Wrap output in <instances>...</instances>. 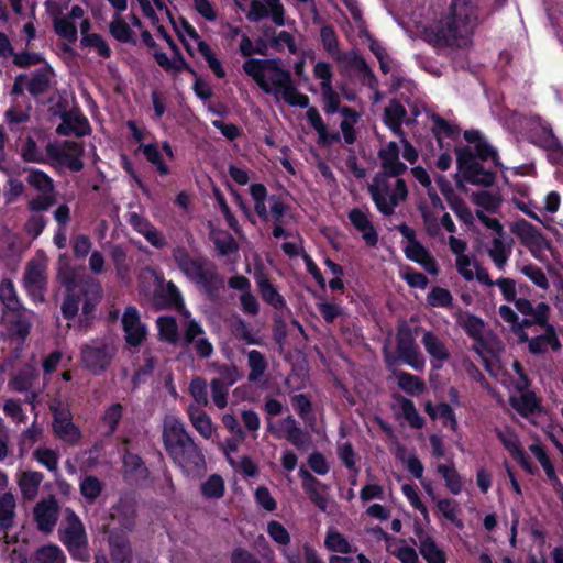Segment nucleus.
<instances>
[{
    "label": "nucleus",
    "mask_w": 563,
    "mask_h": 563,
    "mask_svg": "<svg viewBox=\"0 0 563 563\" xmlns=\"http://www.w3.org/2000/svg\"><path fill=\"white\" fill-rule=\"evenodd\" d=\"M68 294L62 305V312L66 319L77 316L81 305V321L86 322L102 297V288L97 283L86 284L80 287L67 286Z\"/></svg>",
    "instance_id": "4"
},
{
    "label": "nucleus",
    "mask_w": 563,
    "mask_h": 563,
    "mask_svg": "<svg viewBox=\"0 0 563 563\" xmlns=\"http://www.w3.org/2000/svg\"><path fill=\"white\" fill-rule=\"evenodd\" d=\"M341 114L343 117V120L341 122V131L344 141L347 144H352L356 139L354 124L358 121L360 115L356 111L346 107L341 109Z\"/></svg>",
    "instance_id": "54"
},
{
    "label": "nucleus",
    "mask_w": 563,
    "mask_h": 563,
    "mask_svg": "<svg viewBox=\"0 0 563 563\" xmlns=\"http://www.w3.org/2000/svg\"><path fill=\"white\" fill-rule=\"evenodd\" d=\"M24 284L30 294L42 297L46 284V260L44 256H38L29 263Z\"/></svg>",
    "instance_id": "16"
},
{
    "label": "nucleus",
    "mask_w": 563,
    "mask_h": 563,
    "mask_svg": "<svg viewBox=\"0 0 563 563\" xmlns=\"http://www.w3.org/2000/svg\"><path fill=\"white\" fill-rule=\"evenodd\" d=\"M368 189L377 209L384 214H391L407 198L406 183L398 177L377 175Z\"/></svg>",
    "instance_id": "3"
},
{
    "label": "nucleus",
    "mask_w": 563,
    "mask_h": 563,
    "mask_svg": "<svg viewBox=\"0 0 563 563\" xmlns=\"http://www.w3.org/2000/svg\"><path fill=\"white\" fill-rule=\"evenodd\" d=\"M419 549L421 555L428 563H445L444 552L437 545L435 541L429 536L419 538Z\"/></svg>",
    "instance_id": "41"
},
{
    "label": "nucleus",
    "mask_w": 563,
    "mask_h": 563,
    "mask_svg": "<svg viewBox=\"0 0 563 563\" xmlns=\"http://www.w3.org/2000/svg\"><path fill=\"white\" fill-rule=\"evenodd\" d=\"M129 222L150 244L157 249L165 246L166 240L164 235L147 219L137 213H131Z\"/></svg>",
    "instance_id": "24"
},
{
    "label": "nucleus",
    "mask_w": 563,
    "mask_h": 563,
    "mask_svg": "<svg viewBox=\"0 0 563 563\" xmlns=\"http://www.w3.org/2000/svg\"><path fill=\"white\" fill-rule=\"evenodd\" d=\"M510 404L516 411L523 416L532 413L538 406L534 395L528 393L520 394L519 396H511Z\"/></svg>",
    "instance_id": "61"
},
{
    "label": "nucleus",
    "mask_w": 563,
    "mask_h": 563,
    "mask_svg": "<svg viewBox=\"0 0 563 563\" xmlns=\"http://www.w3.org/2000/svg\"><path fill=\"white\" fill-rule=\"evenodd\" d=\"M110 549L113 563H131V549L124 538H112Z\"/></svg>",
    "instance_id": "55"
},
{
    "label": "nucleus",
    "mask_w": 563,
    "mask_h": 563,
    "mask_svg": "<svg viewBox=\"0 0 563 563\" xmlns=\"http://www.w3.org/2000/svg\"><path fill=\"white\" fill-rule=\"evenodd\" d=\"M22 252V244L16 234L2 228L0 231V255L10 257Z\"/></svg>",
    "instance_id": "47"
},
{
    "label": "nucleus",
    "mask_w": 563,
    "mask_h": 563,
    "mask_svg": "<svg viewBox=\"0 0 563 563\" xmlns=\"http://www.w3.org/2000/svg\"><path fill=\"white\" fill-rule=\"evenodd\" d=\"M257 285H258L260 291L262 294V297L265 301H267L269 305L274 306L275 308L283 306L282 296L276 291V289L269 283L268 279L261 276L257 278Z\"/></svg>",
    "instance_id": "63"
},
{
    "label": "nucleus",
    "mask_w": 563,
    "mask_h": 563,
    "mask_svg": "<svg viewBox=\"0 0 563 563\" xmlns=\"http://www.w3.org/2000/svg\"><path fill=\"white\" fill-rule=\"evenodd\" d=\"M54 410V431L57 437L68 443H76L80 439L78 428L71 422L67 412H58Z\"/></svg>",
    "instance_id": "28"
},
{
    "label": "nucleus",
    "mask_w": 563,
    "mask_h": 563,
    "mask_svg": "<svg viewBox=\"0 0 563 563\" xmlns=\"http://www.w3.org/2000/svg\"><path fill=\"white\" fill-rule=\"evenodd\" d=\"M163 440L165 449L170 456L194 441L186 431L183 421L173 415L166 416L164 419Z\"/></svg>",
    "instance_id": "10"
},
{
    "label": "nucleus",
    "mask_w": 563,
    "mask_h": 563,
    "mask_svg": "<svg viewBox=\"0 0 563 563\" xmlns=\"http://www.w3.org/2000/svg\"><path fill=\"white\" fill-rule=\"evenodd\" d=\"M57 133L67 135L74 133L76 135H85L89 131L88 120L82 115L68 114L57 126Z\"/></svg>",
    "instance_id": "37"
},
{
    "label": "nucleus",
    "mask_w": 563,
    "mask_h": 563,
    "mask_svg": "<svg viewBox=\"0 0 563 563\" xmlns=\"http://www.w3.org/2000/svg\"><path fill=\"white\" fill-rule=\"evenodd\" d=\"M59 534L62 542L74 556L79 559L86 556V532L80 519L74 511L69 509L65 510V518L60 523Z\"/></svg>",
    "instance_id": "5"
},
{
    "label": "nucleus",
    "mask_w": 563,
    "mask_h": 563,
    "mask_svg": "<svg viewBox=\"0 0 563 563\" xmlns=\"http://www.w3.org/2000/svg\"><path fill=\"white\" fill-rule=\"evenodd\" d=\"M189 420L195 430L205 439H211L216 429L210 417L199 408L190 406L188 409Z\"/></svg>",
    "instance_id": "33"
},
{
    "label": "nucleus",
    "mask_w": 563,
    "mask_h": 563,
    "mask_svg": "<svg viewBox=\"0 0 563 563\" xmlns=\"http://www.w3.org/2000/svg\"><path fill=\"white\" fill-rule=\"evenodd\" d=\"M140 151L144 154L145 158L155 166L161 175L169 174L168 166L164 163L162 152L156 143L143 144L139 146Z\"/></svg>",
    "instance_id": "50"
},
{
    "label": "nucleus",
    "mask_w": 563,
    "mask_h": 563,
    "mask_svg": "<svg viewBox=\"0 0 563 563\" xmlns=\"http://www.w3.org/2000/svg\"><path fill=\"white\" fill-rule=\"evenodd\" d=\"M170 457L187 476H199L206 470L205 456L194 441Z\"/></svg>",
    "instance_id": "11"
},
{
    "label": "nucleus",
    "mask_w": 563,
    "mask_h": 563,
    "mask_svg": "<svg viewBox=\"0 0 563 563\" xmlns=\"http://www.w3.org/2000/svg\"><path fill=\"white\" fill-rule=\"evenodd\" d=\"M457 323L474 339H479L483 334V321L470 313H459Z\"/></svg>",
    "instance_id": "57"
},
{
    "label": "nucleus",
    "mask_w": 563,
    "mask_h": 563,
    "mask_svg": "<svg viewBox=\"0 0 563 563\" xmlns=\"http://www.w3.org/2000/svg\"><path fill=\"white\" fill-rule=\"evenodd\" d=\"M543 327L545 329L544 334L529 341V351L533 354L545 353L549 350L559 351L561 349V343L554 328L548 324V322Z\"/></svg>",
    "instance_id": "29"
},
{
    "label": "nucleus",
    "mask_w": 563,
    "mask_h": 563,
    "mask_svg": "<svg viewBox=\"0 0 563 563\" xmlns=\"http://www.w3.org/2000/svg\"><path fill=\"white\" fill-rule=\"evenodd\" d=\"M437 510L442 517L453 523L456 528H464L463 520L459 517L460 507L455 500L449 498L439 499L437 501Z\"/></svg>",
    "instance_id": "48"
},
{
    "label": "nucleus",
    "mask_w": 563,
    "mask_h": 563,
    "mask_svg": "<svg viewBox=\"0 0 563 563\" xmlns=\"http://www.w3.org/2000/svg\"><path fill=\"white\" fill-rule=\"evenodd\" d=\"M43 475L38 472L27 471L18 475V484L21 493L26 499H34L38 493Z\"/></svg>",
    "instance_id": "35"
},
{
    "label": "nucleus",
    "mask_w": 563,
    "mask_h": 563,
    "mask_svg": "<svg viewBox=\"0 0 563 563\" xmlns=\"http://www.w3.org/2000/svg\"><path fill=\"white\" fill-rule=\"evenodd\" d=\"M399 232L406 239L404 252L410 261L421 265L429 274L438 275L439 267L435 260L430 255L426 247L415 238V231L408 225H400Z\"/></svg>",
    "instance_id": "8"
},
{
    "label": "nucleus",
    "mask_w": 563,
    "mask_h": 563,
    "mask_svg": "<svg viewBox=\"0 0 563 563\" xmlns=\"http://www.w3.org/2000/svg\"><path fill=\"white\" fill-rule=\"evenodd\" d=\"M457 166L462 177L472 184L489 186L494 183V174L483 169L475 161L471 150L457 151Z\"/></svg>",
    "instance_id": "9"
},
{
    "label": "nucleus",
    "mask_w": 563,
    "mask_h": 563,
    "mask_svg": "<svg viewBox=\"0 0 563 563\" xmlns=\"http://www.w3.org/2000/svg\"><path fill=\"white\" fill-rule=\"evenodd\" d=\"M156 323L162 340L167 341L169 343H176L178 341V327L174 318L159 317Z\"/></svg>",
    "instance_id": "56"
},
{
    "label": "nucleus",
    "mask_w": 563,
    "mask_h": 563,
    "mask_svg": "<svg viewBox=\"0 0 563 563\" xmlns=\"http://www.w3.org/2000/svg\"><path fill=\"white\" fill-rule=\"evenodd\" d=\"M306 115L309 123L318 132L319 139L322 143H332L334 141H339L340 136L338 133L331 135L328 133V129L316 108H309Z\"/></svg>",
    "instance_id": "51"
},
{
    "label": "nucleus",
    "mask_w": 563,
    "mask_h": 563,
    "mask_svg": "<svg viewBox=\"0 0 563 563\" xmlns=\"http://www.w3.org/2000/svg\"><path fill=\"white\" fill-rule=\"evenodd\" d=\"M499 314L503 320L512 325V331L515 335L521 341H528V334L525 332L526 327L531 325V321L525 319L521 323H518V317L516 312L508 306L499 307Z\"/></svg>",
    "instance_id": "45"
},
{
    "label": "nucleus",
    "mask_w": 563,
    "mask_h": 563,
    "mask_svg": "<svg viewBox=\"0 0 563 563\" xmlns=\"http://www.w3.org/2000/svg\"><path fill=\"white\" fill-rule=\"evenodd\" d=\"M421 342L431 357L433 368H440L450 357V353L445 344L434 333L426 332Z\"/></svg>",
    "instance_id": "26"
},
{
    "label": "nucleus",
    "mask_w": 563,
    "mask_h": 563,
    "mask_svg": "<svg viewBox=\"0 0 563 563\" xmlns=\"http://www.w3.org/2000/svg\"><path fill=\"white\" fill-rule=\"evenodd\" d=\"M511 232L528 247L540 246L543 242L542 234L526 220L514 222Z\"/></svg>",
    "instance_id": "31"
},
{
    "label": "nucleus",
    "mask_w": 563,
    "mask_h": 563,
    "mask_svg": "<svg viewBox=\"0 0 563 563\" xmlns=\"http://www.w3.org/2000/svg\"><path fill=\"white\" fill-rule=\"evenodd\" d=\"M35 563H65V556L57 545H44L35 553Z\"/></svg>",
    "instance_id": "60"
},
{
    "label": "nucleus",
    "mask_w": 563,
    "mask_h": 563,
    "mask_svg": "<svg viewBox=\"0 0 563 563\" xmlns=\"http://www.w3.org/2000/svg\"><path fill=\"white\" fill-rule=\"evenodd\" d=\"M34 459L51 472H56L58 468L59 456L56 451L40 446L33 452Z\"/></svg>",
    "instance_id": "59"
},
{
    "label": "nucleus",
    "mask_w": 563,
    "mask_h": 563,
    "mask_svg": "<svg viewBox=\"0 0 563 563\" xmlns=\"http://www.w3.org/2000/svg\"><path fill=\"white\" fill-rule=\"evenodd\" d=\"M112 357V349L108 345L86 347L82 351L85 366L97 374L106 368Z\"/></svg>",
    "instance_id": "23"
},
{
    "label": "nucleus",
    "mask_w": 563,
    "mask_h": 563,
    "mask_svg": "<svg viewBox=\"0 0 563 563\" xmlns=\"http://www.w3.org/2000/svg\"><path fill=\"white\" fill-rule=\"evenodd\" d=\"M48 157L57 165L78 172L84 167V148L78 142L49 143L46 146Z\"/></svg>",
    "instance_id": "7"
},
{
    "label": "nucleus",
    "mask_w": 563,
    "mask_h": 563,
    "mask_svg": "<svg viewBox=\"0 0 563 563\" xmlns=\"http://www.w3.org/2000/svg\"><path fill=\"white\" fill-rule=\"evenodd\" d=\"M515 305L519 312L532 318L530 320L531 324L536 323L539 325H544L547 323L550 311V307L547 303L540 302L533 307L529 300L521 298L516 299Z\"/></svg>",
    "instance_id": "32"
},
{
    "label": "nucleus",
    "mask_w": 563,
    "mask_h": 563,
    "mask_svg": "<svg viewBox=\"0 0 563 563\" xmlns=\"http://www.w3.org/2000/svg\"><path fill=\"white\" fill-rule=\"evenodd\" d=\"M496 434L512 459L516 460L526 472L534 474L536 468L527 459L518 435L509 428L496 429Z\"/></svg>",
    "instance_id": "17"
},
{
    "label": "nucleus",
    "mask_w": 563,
    "mask_h": 563,
    "mask_svg": "<svg viewBox=\"0 0 563 563\" xmlns=\"http://www.w3.org/2000/svg\"><path fill=\"white\" fill-rule=\"evenodd\" d=\"M122 325L126 342L136 346L145 338L146 329L140 320L139 312L133 307H128L122 317Z\"/></svg>",
    "instance_id": "21"
},
{
    "label": "nucleus",
    "mask_w": 563,
    "mask_h": 563,
    "mask_svg": "<svg viewBox=\"0 0 563 563\" xmlns=\"http://www.w3.org/2000/svg\"><path fill=\"white\" fill-rule=\"evenodd\" d=\"M174 30L185 46L187 53L191 56L197 55L206 45L196 29L185 19L173 21Z\"/></svg>",
    "instance_id": "18"
},
{
    "label": "nucleus",
    "mask_w": 563,
    "mask_h": 563,
    "mask_svg": "<svg viewBox=\"0 0 563 563\" xmlns=\"http://www.w3.org/2000/svg\"><path fill=\"white\" fill-rule=\"evenodd\" d=\"M487 369L508 388L521 391L528 386L527 377L517 361H511L508 368L499 372H493L490 365H487Z\"/></svg>",
    "instance_id": "22"
},
{
    "label": "nucleus",
    "mask_w": 563,
    "mask_h": 563,
    "mask_svg": "<svg viewBox=\"0 0 563 563\" xmlns=\"http://www.w3.org/2000/svg\"><path fill=\"white\" fill-rule=\"evenodd\" d=\"M387 551L398 558L401 563H418V554L415 548L399 539L387 540Z\"/></svg>",
    "instance_id": "39"
},
{
    "label": "nucleus",
    "mask_w": 563,
    "mask_h": 563,
    "mask_svg": "<svg viewBox=\"0 0 563 563\" xmlns=\"http://www.w3.org/2000/svg\"><path fill=\"white\" fill-rule=\"evenodd\" d=\"M269 538L280 547H286L290 542V534L287 529L276 520H271L266 529Z\"/></svg>",
    "instance_id": "64"
},
{
    "label": "nucleus",
    "mask_w": 563,
    "mask_h": 563,
    "mask_svg": "<svg viewBox=\"0 0 563 563\" xmlns=\"http://www.w3.org/2000/svg\"><path fill=\"white\" fill-rule=\"evenodd\" d=\"M455 266L459 274L467 282L478 279L484 282L483 269L479 267L477 261L468 255L459 256L455 260Z\"/></svg>",
    "instance_id": "36"
},
{
    "label": "nucleus",
    "mask_w": 563,
    "mask_h": 563,
    "mask_svg": "<svg viewBox=\"0 0 563 563\" xmlns=\"http://www.w3.org/2000/svg\"><path fill=\"white\" fill-rule=\"evenodd\" d=\"M53 26L56 34L66 40L69 43H74L77 40V27L74 21L62 13L53 14Z\"/></svg>",
    "instance_id": "38"
},
{
    "label": "nucleus",
    "mask_w": 563,
    "mask_h": 563,
    "mask_svg": "<svg viewBox=\"0 0 563 563\" xmlns=\"http://www.w3.org/2000/svg\"><path fill=\"white\" fill-rule=\"evenodd\" d=\"M157 31H158L159 35L168 43L170 48L174 51V55L172 57H168L163 52H155L154 57H155L157 64L162 68H164L166 71H172V73H181L184 70H191L189 65L187 64V62L181 56L176 44L173 42L172 37L165 31V29L163 26H158Z\"/></svg>",
    "instance_id": "15"
},
{
    "label": "nucleus",
    "mask_w": 563,
    "mask_h": 563,
    "mask_svg": "<svg viewBox=\"0 0 563 563\" xmlns=\"http://www.w3.org/2000/svg\"><path fill=\"white\" fill-rule=\"evenodd\" d=\"M242 68L265 93L273 95L277 101L284 100L289 106L308 108L309 98L298 91L290 74L276 60L249 58Z\"/></svg>",
    "instance_id": "2"
},
{
    "label": "nucleus",
    "mask_w": 563,
    "mask_h": 563,
    "mask_svg": "<svg viewBox=\"0 0 563 563\" xmlns=\"http://www.w3.org/2000/svg\"><path fill=\"white\" fill-rule=\"evenodd\" d=\"M180 325L184 330L185 341L187 343H195L196 352L201 357H209L212 354L213 347L211 343L203 338L201 325L190 317L189 312L185 313V320H180Z\"/></svg>",
    "instance_id": "14"
},
{
    "label": "nucleus",
    "mask_w": 563,
    "mask_h": 563,
    "mask_svg": "<svg viewBox=\"0 0 563 563\" xmlns=\"http://www.w3.org/2000/svg\"><path fill=\"white\" fill-rule=\"evenodd\" d=\"M424 410L431 419H440L443 424L449 426L451 429L456 428V419L452 408L446 404L433 406L431 401L424 404Z\"/></svg>",
    "instance_id": "43"
},
{
    "label": "nucleus",
    "mask_w": 563,
    "mask_h": 563,
    "mask_svg": "<svg viewBox=\"0 0 563 563\" xmlns=\"http://www.w3.org/2000/svg\"><path fill=\"white\" fill-rule=\"evenodd\" d=\"M26 181L40 192L37 198L30 201V209L35 212L47 210L53 203V180L45 173L33 169L29 172Z\"/></svg>",
    "instance_id": "12"
},
{
    "label": "nucleus",
    "mask_w": 563,
    "mask_h": 563,
    "mask_svg": "<svg viewBox=\"0 0 563 563\" xmlns=\"http://www.w3.org/2000/svg\"><path fill=\"white\" fill-rule=\"evenodd\" d=\"M200 490L206 499H220L224 495L225 484L220 475L212 474L201 483Z\"/></svg>",
    "instance_id": "49"
},
{
    "label": "nucleus",
    "mask_w": 563,
    "mask_h": 563,
    "mask_svg": "<svg viewBox=\"0 0 563 563\" xmlns=\"http://www.w3.org/2000/svg\"><path fill=\"white\" fill-rule=\"evenodd\" d=\"M396 378L398 386L408 395L419 396L422 395L427 389L422 379L409 373H398Z\"/></svg>",
    "instance_id": "46"
},
{
    "label": "nucleus",
    "mask_w": 563,
    "mask_h": 563,
    "mask_svg": "<svg viewBox=\"0 0 563 563\" xmlns=\"http://www.w3.org/2000/svg\"><path fill=\"white\" fill-rule=\"evenodd\" d=\"M173 256L179 269L191 280L202 282L205 278L203 265L200 258L191 257L184 247H176Z\"/></svg>",
    "instance_id": "20"
},
{
    "label": "nucleus",
    "mask_w": 563,
    "mask_h": 563,
    "mask_svg": "<svg viewBox=\"0 0 563 563\" xmlns=\"http://www.w3.org/2000/svg\"><path fill=\"white\" fill-rule=\"evenodd\" d=\"M349 219L355 229L362 233V238L367 245L374 246L377 243V233L365 211L361 209H353L349 213Z\"/></svg>",
    "instance_id": "30"
},
{
    "label": "nucleus",
    "mask_w": 563,
    "mask_h": 563,
    "mask_svg": "<svg viewBox=\"0 0 563 563\" xmlns=\"http://www.w3.org/2000/svg\"><path fill=\"white\" fill-rule=\"evenodd\" d=\"M437 471L442 475L450 493L459 495L462 492L463 482L453 463L439 464Z\"/></svg>",
    "instance_id": "42"
},
{
    "label": "nucleus",
    "mask_w": 563,
    "mask_h": 563,
    "mask_svg": "<svg viewBox=\"0 0 563 563\" xmlns=\"http://www.w3.org/2000/svg\"><path fill=\"white\" fill-rule=\"evenodd\" d=\"M250 194L254 201V209L257 216L267 221L269 219L276 222H283L288 216V207L277 196H267L266 188L261 184H253L250 187Z\"/></svg>",
    "instance_id": "6"
},
{
    "label": "nucleus",
    "mask_w": 563,
    "mask_h": 563,
    "mask_svg": "<svg viewBox=\"0 0 563 563\" xmlns=\"http://www.w3.org/2000/svg\"><path fill=\"white\" fill-rule=\"evenodd\" d=\"M35 520L42 531L49 532L57 520V504L51 498L37 504L34 509Z\"/></svg>",
    "instance_id": "27"
},
{
    "label": "nucleus",
    "mask_w": 563,
    "mask_h": 563,
    "mask_svg": "<svg viewBox=\"0 0 563 563\" xmlns=\"http://www.w3.org/2000/svg\"><path fill=\"white\" fill-rule=\"evenodd\" d=\"M405 115L406 110L404 107L393 101L385 109L384 121L394 133L399 134Z\"/></svg>",
    "instance_id": "52"
},
{
    "label": "nucleus",
    "mask_w": 563,
    "mask_h": 563,
    "mask_svg": "<svg viewBox=\"0 0 563 563\" xmlns=\"http://www.w3.org/2000/svg\"><path fill=\"white\" fill-rule=\"evenodd\" d=\"M247 363L250 367L249 379L252 382L260 379L267 367L265 357L258 351L252 350L247 353Z\"/></svg>",
    "instance_id": "58"
},
{
    "label": "nucleus",
    "mask_w": 563,
    "mask_h": 563,
    "mask_svg": "<svg viewBox=\"0 0 563 563\" xmlns=\"http://www.w3.org/2000/svg\"><path fill=\"white\" fill-rule=\"evenodd\" d=\"M464 136L468 142L474 144L473 151L476 156H478L481 159L492 158L495 163H497V155L495 151L479 137L476 131H466Z\"/></svg>",
    "instance_id": "53"
},
{
    "label": "nucleus",
    "mask_w": 563,
    "mask_h": 563,
    "mask_svg": "<svg viewBox=\"0 0 563 563\" xmlns=\"http://www.w3.org/2000/svg\"><path fill=\"white\" fill-rule=\"evenodd\" d=\"M529 450L531 451V453L536 456V459L541 464L542 468L544 470V472H545L549 481L552 483L553 487L556 490H563V485L560 482V479L558 478L554 466H553L550 457L548 456L544 448L541 444L536 442L529 446Z\"/></svg>",
    "instance_id": "34"
},
{
    "label": "nucleus",
    "mask_w": 563,
    "mask_h": 563,
    "mask_svg": "<svg viewBox=\"0 0 563 563\" xmlns=\"http://www.w3.org/2000/svg\"><path fill=\"white\" fill-rule=\"evenodd\" d=\"M325 548L331 552L349 554L353 552L350 541L334 528H329L324 539Z\"/></svg>",
    "instance_id": "44"
},
{
    "label": "nucleus",
    "mask_w": 563,
    "mask_h": 563,
    "mask_svg": "<svg viewBox=\"0 0 563 563\" xmlns=\"http://www.w3.org/2000/svg\"><path fill=\"white\" fill-rule=\"evenodd\" d=\"M15 499L10 493H5L0 497V527L8 528L14 515Z\"/></svg>",
    "instance_id": "62"
},
{
    "label": "nucleus",
    "mask_w": 563,
    "mask_h": 563,
    "mask_svg": "<svg viewBox=\"0 0 563 563\" xmlns=\"http://www.w3.org/2000/svg\"><path fill=\"white\" fill-rule=\"evenodd\" d=\"M397 353L404 363L416 371L424 367V357L418 350L415 338L409 329H400L397 334Z\"/></svg>",
    "instance_id": "13"
},
{
    "label": "nucleus",
    "mask_w": 563,
    "mask_h": 563,
    "mask_svg": "<svg viewBox=\"0 0 563 563\" xmlns=\"http://www.w3.org/2000/svg\"><path fill=\"white\" fill-rule=\"evenodd\" d=\"M488 254L496 267L503 271L511 254V243L506 242L500 238H495L492 241Z\"/></svg>",
    "instance_id": "40"
},
{
    "label": "nucleus",
    "mask_w": 563,
    "mask_h": 563,
    "mask_svg": "<svg viewBox=\"0 0 563 563\" xmlns=\"http://www.w3.org/2000/svg\"><path fill=\"white\" fill-rule=\"evenodd\" d=\"M478 25L477 7L472 0H452L448 12L424 26L423 40L437 47H466Z\"/></svg>",
    "instance_id": "1"
},
{
    "label": "nucleus",
    "mask_w": 563,
    "mask_h": 563,
    "mask_svg": "<svg viewBox=\"0 0 563 563\" xmlns=\"http://www.w3.org/2000/svg\"><path fill=\"white\" fill-rule=\"evenodd\" d=\"M400 147L395 142H389L379 151V159L382 173L378 175H387L398 177L402 174L407 166L399 159Z\"/></svg>",
    "instance_id": "19"
},
{
    "label": "nucleus",
    "mask_w": 563,
    "mask_h": 563,
    "mask_svg": "<svg viewBox=\"0 0 563 563\" xmlns=\"http://www.w3.org/2000/svg\"><path fill=\"white\" fill-rule=\"evenodd\" d=\"M268 429L278 438H285L296 446H303L305 440L301 429L297 427L291 417H287L276 424H268Z\"/></svg>",
    "instance_id": "25"
}]
</instances>
